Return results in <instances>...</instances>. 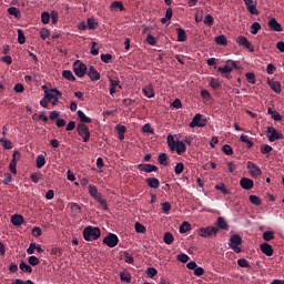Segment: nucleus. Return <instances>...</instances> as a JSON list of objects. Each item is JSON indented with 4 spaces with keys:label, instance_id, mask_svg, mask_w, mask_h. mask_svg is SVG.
<instances>
[{
    "label": "nucleus",
    "instance_id": "1",
    "mask_svg": "<svg viewBox=\"0 0 284 284\" xmlns=\"http://www.w3.org/2000/svg\"><path fill=\"white\" fill-rule=\"evenodd\" d=\"M101 237V229L94 226H87L83 230L84 241H97Z\"/></svg>",
    "mask_w": 284,
    "mask_h": 284
},
{
    "label": "nucleus",
    "instance_id": "2",
    "mask_svg": "<svg viewBox=\"0 0 284 284\" xmlns=\"http://www.w3.org/2000/svg\"><path fill=\"white\" fill-rule=\"evenodd\" d=\"M197 234L202 236V239H213V236L219 234V229L215 226L200 227Z\"/></svg>",
    "mask_w": 284,
    "mask_h": 284
},
{
    "label": "nucleus",
    "instance_id": "3",
    "mask_svg": "<svg viewBox=\"0 0 284 284\" xmlns=\"http://www.w3.org/2000/svg\"><path fill=\"white\" fill-rule=\"evenodd\" d=\"M243 244V239L239 234H234L229 240V247L234 251L236 254H241V246Z\"/></svg>",
    "mask_w": 284,
    "mask_h": 284
},
{
    "label": "nucleus",
    "instance_id": "4",
    "mask_svg": "<svg viewBox=\"0 0 284 284\" xmlns=\"http://www.w3.org/2000/svg\"><path fill=\"white\" fill-rule=\"evenodd\" d=\"M73 72L79 79H83V75L88 74V67L83 62L77 60L73 63Z\"/></svg>",
    "mask_w": 284,
    "mask_h": 284
},
{
    "label": "nucleus",
    "instance_id": "5",
    "mask_svg": "<svg viewBox=\"0 0 284 284\" xmlns=\"http://www.w3.org/2000/svg\"><path fill=\"white\" fill-rule=\"evenodd\" d=\"M207 125V120L203 119L201 113H196L189 124V128H205Z\"/></svg>",
    "mask_w": 284,
    "mask_h": 284
},
{
    "label": "nucleus",
    "instance_id": "6",
    "mask_svg": "<svg viewBox=\"0 0 284 284\" xmlns=\"http://www.w3.org/2000/svg\"><path fill=\"white\" fill-rule=\"evenodd\" d=\"M44 90V98L50 102L53 99H61V97H63V93H61V91H59L58 89H51L48 90L45 88V85L42 87Z\"/></svg>",
    "mask_w": 284,
    "mask_h": 284
},
{
    "label": "nucleus",
    "instance_id": "7",
    "mask_svg": "<svg viewBox=\"0 0 284 284\" xmlns=\"http://www.w3.org/2000/svg\"><path fill=\"white\" fill-rule=\"evenodd\" d=\"M77 132L82 138L83 143L90 141V129L85 124H78Z\"/></svg>",
    "mask_w": 284,
    "mask_h": 284
},
{
    "label": "nucleus",
    "instance_id": "8",
    "mask_svg": "<svg viewBox=\"0 0 284 284\" xmlns=\"http://www.w3.org/2000/svg\"><path fill=\"white\" fill-rule=\"evenodd\" d=\"M267 136H268V141L271 143H274V141H281L283 139V133L278 132L274 126H268Z\"/></svg>",
    "mask_w": 284,
    "mask_h": 284
},
{
    "label": "nucleus",
    "instance_id": "9",
    "mask_svg": "<svg viewBox=\"0 0 284 284\" xmlns=\"http://www.w3.org/2000/svg\"><path fill=\"white\" fill-rule=\"evenodd\" d=\"M102 243L108 245V247H116V245H119V236L114 233H110L103 239Z\"/></svg>",
    "mask_w": 284,
    "mask_h": 284
},
{
    "label": "nucleus",
    "instance_id": "10",
    "mask_svg": "<svg viewBox=\"0 0 284 284\" xmlns=\"http://www.w3.org/2000/svg\"><path fill=\"white\" fill-rule=\"evenodd\" d=\"M236 43L239 45H242L243 48H246V50H250L251 52H254V45L247 40L245 36H239L236 39Z\"/></svg>",
    "mask_w": 284,
    "mask_h": 284
},
{
    "label": "nucleus",
    "instance_id": "11",
    "mask_svg": "<svg viewBox=\"0 0 284 284\" xmlns=\"http://www.w3.org/2000/svg\"><path fill=\"white\" fill-rule=\"evenodd\" d=\"M246 7L247 12L250 14H254L255 17H258V9H256V2L254 3V0H243Z\"/></svg>",
    "mask_w": 284,
    "mask_h": 284
},
{
    "label": "nucleus",
    "instance_id": "12",
    "mask_svg": "<svg viewBox=\"0 0 284 284\" xmlns=\"http://www.w3.org/2000/svg\"><path fill=\"white\" fill-rule=\"evenodd\" d=\"M247 170H250L252 176H261V174H263V171H261V168H258V165H256V163L254 162H247Z\"/></svg>",
    "mask_w": 284,
    "mask_h": 284
},
{
    "label": "nucleus",
    "instance_id": "13",
    "mask_svg": "<svg viewBox=\"0 0 284 284\" xmlns=\"http://www.w3.org/2000/svg\"><path fill=\"white\" fill-rule=\"evenodd\" d=\"M138 169L140 172H146V174L159 171V168L154 164H139Z\"/></svg>",
    "mask_w": 284,
    "mask_h": 284
},
{
    "label": "nucleus",
    "instance_id": "14",
    "mask_svg": "<svg viewBox=\"0 0 284 284\" xmlns=\"http://www.w3.org/2000/svg\"><path fill=\"white\" fill-rule=\"evenodd\" d=\"M87 74L91 81H99L101 79V73H99V71H97V69L92 65L89 67Z\"/></svg>",
    "mask_w": 284,
    "mask_h": 284
},
{
    "label": "nucleus",
    "instance_id": "15",
    "mask_svg": "<svg viewBox=\"0 0 284 284\" xmlns=\"http://www.w3.org/2000/svg\"><path fill=\"white\" fill-rule=\"evenodd\" d=\"M268 28L274 32H283V26L276 21V18H271L268 21Z\"/></svg>",
    "mask_w": 284,
    "mask_h": 284
},
{
    "label": "nucleus",
    "instance_id": "16",
    "mask_svg": "<svg viewBox=\"0 0 284 284\" xmlns=\"http://www.w3.org/2000/svg\"><path fill=\"white\" fill-rule=\"evenodd\" d=\"M11 223L14 227H21L26 223L23 215L14 214L11 216Z\"/></svg>",
    "mask_w": 284,
    "mask_h": 284
},
{
    "label": "nucleus",
    "instance_id": "17",
    "mask_svg": "<svg viewBox=\"0 0 284 284\" xmlns=\"http://www.w3.org/2000/svg\"><path fill=\"white\" fill-rule=\"evenodd\" d=\"M260 250L261 252H263V254H265L266 256H273L274 255V247H272L271 244L268 243H262L260 245Z\"/></svg>",
    "mask_w": 284,
    "mask_h": 284
},
{
    "label": "nucleus",
    "instance_id": "18",
    "mask_svg": "<svg viewBox=\"0 0 284 284\" xmlns=\"http://www.w3.org/2000/svg\"><path fill=\"white\" fill-rule=\"evenodd\" d=\"M240 185L243 190H252V187H254V181L247 178H242L240 180Z\"/></svg>",
    "mask_w": 284,
    "mask_h": 284
},
{
    "label": "nucleus",
    "instance_id": "19",
    "mask_svg": "<svg viewBox=\"0 0 284 284\" xmlns=\"http://www.w3.org/2000/svg\"><path fill=\"white\" fill-rule=\"evenodd\" d=\"M267 85H270L273 92H275L276 94H281V82L267 79Z\"/></svg>",
    "mask_w": 284,
    "mask_h": 284
},
{
    "label": "nucleus",
    "instance_id": "20",
    "mask_svg": "<svg viewBox=\"0 0 284 284\" xmlns=\"http://www.w3.org/2000/svg\"><path fill=\"white\" fill-rule=\"evenodd\" d=\"M145 181L146 185L153 190H159V187H161V182L156 178H148Z\"/></svg>",
    "mask_w": 284,
    "mask_h": 284
},
{
    "label": "nucleus",
    "instance_id": "21",
    "mask_svg": "<svg viewBox=\"0 0 284 284\" xmlns=\"http://www.w3.org/2000/svg\"><path fill=\"white\" fill-rule=\"evenodd\" d=\"M142 92L146 99H154V87L152 84H148L142 89Z\"/></svg>",
    "mask_w": 284,
    "mask_h": 284
},
{
    "label": "nucleus",
    "instance_id": "22",
    "mask_svg": "<svg viewBox=\"0 0 284 284\" xmlns=\"http://www.w3.org/2000/svg\"><path fill=\"white\" fill-rule=\"evenodd\" d=\"M89 194L95 199V201L102 196L101 193H99V190L93 184H89Z\"/></svg>",
    "mask_w": 284,
    "mask_h": 284
},
{
    "label": "nucleus",
    "instance_id": "23",
    "mask_svg": "<svg viewBox=\"0 0 284 284\" xmlns=\"http://www.w3.org/2000/svg\"><path fill=\"white\" fill-rule=\"evenodd\" d=\"M186 150H187V146H185V143H183L181 141L175 142V152H176V154L181 155Z\"/></svg>",
    "mask_w": 284,
    "mask_h": 284
},
{
    "label": "nucleus",
    "instance_id": "24",
    "mask_svg": "<svg viewBox=\"0 0 284 284\" xmlns=\"http://www.w3.org/2000/svg\"><path fill=\"white\" fill-rule=\"evenodd\" d=\"M120 281H122L123 283H132V275L128 271L121 272Z\"/></svg>",
    "mask_w": 284,
    "mask_h": 284
},
{
    "label": "nucleus",
    "instance_id": "25",
    "mask_svg": "<svg viewBox=\"0 0 284 284\" xmlns=\"http://www.w3.org/2000/svg\"><path fill=\"white\" fill-rule=\"evenodd\" d=\"M8 14L14 17L16 19H21V10L17 9L16 7H10L8 9Z\"/></svg>",
    "mask_w": 284,
    "mask_h": 284
},
{
    "label": "nucleus",
    "instance_id": "26",
    "mask_svg": "<svg viewBox=\"0 0 284 284\" xmlns=\"http://www.w3.org/2000/svg\"><path fill=\"white\" fill-rule=\"evenodd\" d=\"M176 32H178V41L180 42H184V41H187V33L185 32L184 29H176Z\"/></svg>",
    "mask_w": 284,
    "mask_h": 284
},
{
    "label": "nucleus",
    "instance_id": "27",
    "mask_svg": "<svg viewBox=\"0 0 284 284\" xmlns=\"http://www.w3.org/2000/svg\"><path fill=\"white\" fill-rule=\"evenodd\" d=\"M78 118L82 124L92 123V119L88 118V115H85V113L81 110L78 111Z\"/></svg>",
    "mask_w": 284,
    "mask_h": 284
},
{
    "label": "nucleus",
    "instance_id": "28",
    "mask_svg": "<svg viewBox=\"0 0 284 284\" xmlns=\"http://www.w3.org/2000/svg\"><path fill=\"white\" fill-rule=\"evenodd\" d=\"M214 41L217 45H226L227 44V38L223 34L216 36L214 38Z\"/></svg>",
    "mask_w": 284,
    "mask_h": 284
},
{
    "label": "nucleus",
    "instance_id": "29",
    "mask_svg": "<svg viewBox=\"0 0 284 284\" xmlns=\"http://www.w3.org/2000/svg\"><path fill=\"white\" fill-rule=\"evenodd\" d=\"M192 230V225L189 222H183L180 225V234H185L186 232H190Z\"/></svg>",
    "mask_w": 284,
    "mask_h": 284
},
{
    "label": "nucleus",
    "instance_id": "30",
    "mask_svg": "<svg viewBox=\"0 0 284 284\" xmlns=\"http://www.w3.org/2000/svg\"><path fill=\"white\" fill-rule=\"evenodd\" d=\"M19 267L21 272H27V274H32V266L28 265L24 261L20 262Z\"/></svg>",
    "mask_w": 284,
    "mask_h": 284
},
{
    "label": "nucleus",
    "instance_id": "31",
    "mask_svg": "<svg viewBox=\"0 0 284 284\" xmlns=\"http://www.w3.org/2000/svg\"><path fill=\"white\" fill-rule=\"evenodd\" d=\"M62 77H63V79H67V81H77V78L74 77V74L70 70H64L62 72Z\"/></svg>",
    "mask_w": 284,
    "mask_h": 284
},
{
    "label": "nucleus",
    "instance_id": "32",
    "mask_svg": "<svg viewBox=\"0 0 284 284\" xmlns=\"http://www.w3.org/2000/svg\"><path fill=\"white\" fill-rule=\"evenodd\" d=\"M163 241L166 245H172V243H174V235H172L170 232H166L164 234Z\"/></svg>",
    "mask_w": 284,
    "mask_h": 284
},
{
    "label": "nucleus",
    "instance_id": "33",
    "mask_svg": "<svg viewBox=\"0 0 284 284\" xmlns=\"http://www.w3.org/2000/svg\"><path fill=\"white\" fill-rule=\"evenodd\" d=\"M111 10H120V12H123V10H125V7H123V2L114 1L111 4Z\"/></svg>",
    "mask_w": 284,
    "mask_h": 284
},
{
    "label": "nucleus",
    "instance_id": "34",
    "mask_svg": "<svg viewBox=\"0 0 284 284\" xmlns=\"http://www.w3.org/2000/svg\"><path fill=\"white\" fill-rule=\"evenodd\" d=\"M245 77L248 83H251L252 85H256V74H254V72H247L245 73Z\"/></svg>",
    "mask_w": 284,
    "mask_h": 284
},
{
    "label": "nucleus",
    "instance_id": "35",
    "mask_svg": "<svg viewBox=\"0 0 284 284\" xmlns=\"http://www.w3.org/2000/svg\"><path fill=\"white\" fill-rule=\"evenodd\" d=\"M36 165L39 170L45 165V156L44 155H38L36 160Z\"/></svg>",
    "mask_w": 284,
    "mask_h": 284
},
{
    "label": "nucleus",
    "instance_id": "36",
    "mask_svg": "<svg viewBox=\"0 0 284 284\" xmlns=\"http://www.w3.org/2000/svg\"><path fill=\"white\" fill-rule=\"evenodd\" d=\"M263 239L264 241H266L267 243H270V241H274V231H265L263 233Z\"/></svg>",
    "mask_w": 284,
    "mask_h": 284
},
{
    "label": "nucleus",
    "instance_id": "37",
    "mask_svg": "<svg viewBox=\"0 0 284 284\" xmlns=\"http://www.w3.org/2000/svg\"><path fill=\"white\" fill-rule=\"evenodd\" d=\"M168 145L170 150L175 151L176 150V141L174 140V136L168 135Z\"/></svg>",
    "mask_w": 284,
    "mask_h": 284
},
{
    "label": "nucleus",
    "instance_id": "38",
    "mask_svg": "<svg viewBox=\"0 0 284 284\" xmlns=\"http://www.w3.org/2000/svg\"><path fill=\"white\" fill-rule=\"evenodd\" d=\"M4 150H12V142L6 138L0 139Z\"/></svg>",
    "mask_w": 284,
    "mask_h": 284
},
{
    "label": "nucleus",
    "instance_id": "39",
    "mask_svg": "<svg viewBox=\"0 0 284 284\" xmlns=\"http://www.w3.org/2000/svg\"><path fill=\"white\" fill-rule=\"evenodd\" d=\"M87 26L89 30H97V27L99 26V23H97V20H94L93 18H89L87 21Z\"/></svg>",
    "mask_w": 284,
    "mask_h": 284
},
{
    "label": "nucleus",
    "instance_id": "40",
    "mask_svg": "<svg viewBox=\"0 0 284 284\" xmlns=\"http://www.w3.org/2000/svg\"><path fill=\"white\" fill-rule=\"evenodd\" d=\"M217 227H220V230H227L229 225L224 217L217 219Z\"/></svg>",
    "mask_w": 284,
    "mask_h": 284
},
{
    "label": "nucleus",
    "instance_id": "41",
    "mask_svg": "<svg viewBox=\"0 0 284 284\" xmlns=\"http://www.w3.org/2000/svg\"><path fill=\"white\" fill-rule=\"evenodd\" d=\"M168 159L169 156L166 155V153H160L158 161L160 165H168Z\"/></svg>",
    "mask_w": 284,
    "mask_h": 284
},
{
    "label": "nucleus",
    "instance_id": "42",
    "mask_svg": "<svg viewBox=\"0 0 284 284\" xmlns=\"http://www.w3.org/2000/svg\"><path fill=\"white\" fill-rule=\"evenodd\" d=\"M248 200L253 205H261V203H263L261 197H258L257 195H250Z\"/></svg>",
    "mask_w": 284,
    "mask_h": 284
},
{
    "label": "nucleus",
    "instance_id": "43",
    "mask_svg": "<svg viewBox=\"0 0 284 284\" xmlns=\"http://www.w3.org/2000/svg\"><path fill=\"white\" fill-rule=\"evenodd\" d=\"M232 70H234V68L225 64L224 67H219L217 68V72H221V74H226L229 72H232Z\"/></svg>",
    "mask_w": 284,
    "mask_h": 284
},
{
    "label": "nucleus",
    "instance_id": "44",
    "mask_svg": "<svg viewBox=\"0 0 284 284\" xmlns=\"http://www.w3.org/2000/svg\"><path fill=\"white\" fill-rule=\"evenodd\" d=\"M41 21L44 26H48V23H50V12H48V11L42 12Z\"/></svg>",
    "mask_w": 284,
    "mask_h": 284
},
{
    "label": "nucleus",
    "instance_id": "45",
    "mask_svg": "<svg viewBox=\"0 0 284 284\" xmlns=\"http://www.w3.org/2000/svg\"><path fill=\"white\" fill-rule=\"evenodd\" d=\"M222 152H224V154H226V156H232L234 154V150H232V146L230 144H225L222 148Z\"/></svg>",
    "mask_w": 284,
    "mask_h": 284
},
{
    "label": "nucleus",
    "instance_id": "46",
    "mask_svg": "<svg viewBox=\"0 0 284 284\" xmlns=\"http://www.w3.org/2000/svg\"><path fill=\"white\" fill-rule=\"evenodd\" d=\"M71 212L78 216V214H81V205L77 204V203H72L71 204Z\"/></svg>",
    "mask_w": 284,
    "mask_h": 284
},
{
    "label": "nucleus",
    "instance_id": "47",
    "mask_svg": "<svg viewBox=\"0 0 284 284\" xmlns=\"http://www.w3.org/2000/svg\"><path fill=\"white\" fill-rule=\"evenodd\" d=\"M18 43H20V45H23V43H26V34L21 29L18 30Z\"/></svg>",
    "mask_w": 284,
    "mask_h": 284
},
{
    "label": "nucleus",
    "instance_id": "48",
    "mask_svg": "<svg viewBox=\"0 0 284 284\" xmlns=\"http://www.w3.org/2000/svg\"><path fill=\"white\" fill-rule=\"evenodd\" d=\"M135 232H136L138 234H145L146 229H145V226H144L143 224L136 222V223H135Z\"/></svg>",
    "mask_w": 284,
    "mask_h": 284
},
{
    "label": "nucleus",
    "instance_id": "49",
    "mask_svg": "<svg viewBox=\"0 0 284 284\" xmlns=\"http://www.w3.org/2000/svg\"><path fill=\"white\" fill-rule=\"evenodd\" d=\"M261 30V23L253 22L251 26V33L258 34V31Z\"/></svg>",
    "mask_w": 284,
    "mask_h": 284
},
{
    "label": "nucleus",
    "instance_id": "50",
    "mask_svg": "<svg viewBox=\"0 0 284 284\" xmlns=\"http://www.w3.org/2000/svg\"><path fill=\"white\" fill-rule=\"evenodd\" d=\"M204 26H214V17H212L211 14H206L204 17Z\"/></svg>",
    "mask_w": 284,
    "mask_h": 284
},
{
    "label": "nucleus",
    "instance_id": "51",
    "mask_svg": "<svg viewBox=\"0 0 284 284\" xmlns=\"http://www.w3.org/2000/svg\"><path fill=\"white\" fill-rule=\"evenodd\" d=\"M50 14V18H51V21L54 24L59 23V12H57L55 10L51 11Z\"/></svg>",
    "mask_w": 284,
    "mask_h": 284
},
{
    "label": "nucleus",
    "instance_id": "52",
    "mask_svg": "<svg viewBox=\"0 0 284 284\" xmlns=\"http://www.w3.org/2000/svg\"><path fill=\"white\" fill-rule=\"evenodd\" d=\"M210 85L212 87L213 90H221V82L216 79H211Z\"/></svg>",
    "mask_w": 284,
    "mask_h": 284
},
{
    "label": "nucleus",
    "instance_id": "53",
    "mask_svg": "<svg viewBox=\"0 0 284 284\" xmlns=\"http://www.w3.org/2000/svg\"><path fill=\"white\" fill-rule=\"evenodd\" d=\"M237 265H239L240 267H246V268L252 267V266L250 265V262H248L247 260H245V258H240V260H237Z\"/></svg>",
    "mask_w": 284,
    "mask_h": 284
},
{
    "label": "nucleus",
    "instance_id": "54",
    "mask_svg": "<svg viewBox=\"0 0 284 284\" xmlns=\"http://www.w3.org/2000/svg\"><path fill=\"white\" fill-rule=\"evenodd\" d=\"M176 258L180 261V263H187V261H190V256L185 253L179 254Z\"/></svg>",
    "mask_w": 284,
    "mask_h": 284
},
{
    "label": "nucleus",
    "instance_id": "55",
    "mask_svg": "<svg viewBox=\"0 0 284 284\" xmlns=\"http://www.w3.org/2000/svg\"><path fill=\"white\" fill-rule=\"evenodd\" d=\"M215 190H219L222 194H230V191L225 187L224 183L215 185Z\"/></svg>",
    "mask_w": 284,
    "mask_h": 284
},
{
    "label": "nucleus",
    "instance_id": "56",
    "mask_svg": "<svg viewBox=\"0 0 284 284\" xmlns=\"http://www.w3.org/2000/svg\"><path fill=\"white\" fill-rule=\"evenodd\" d=\"M142 132H146L148 134H154V129L150 123H146L142 126Z\"/></svg>",
    "mask_w": 284,
    "mask_h": 284
},
{
    "label": "nucleus",
    "instance_id": "57",
    "mask_svg": "<svg viewBox=\"0 0 284 284\" xmlns=\"http://www.w3.org/2000/svg\"><path fill=\"white\" fill-rule=\"evenodd\" d=\"M146 274H148L149 278H153L156 276V274H159V271H156V268H154V267H149L146 270Z\"/></svg>",
    "mask_w": 284,
    "mask_h": 284
},
{
    "label": "nucleus",
    "instance_id": "58",
    "mask_svg": "<svg viewBox=\"0 0 284 284\" xmlns=\"http://www.w3.org/2000/svg\"><path fill=\"white\" fill-rule=\"evenodd\" d=\"M115 130L118 134H125L128 132V128H125L123 124H116Z\"/></svg>",
    "mask_w": 284,
    "mask_h": 284
},
{
    "label": "nucleus",
    "instance_id": "59",
    "mask_svg": "<svg viewBox=\"0 0 284 284\" xmlns=\"http://www.w3.org/2000/svg\"><path fill=\"white\" fill-rule=\"evenodd\" d=\"M183 170H185V165L182 162L178 163L174 168L175 174H182Z\"/></svg>",
    "mask_w": 284,
    "mask_h": 284
},
{
    "label": "nucleus",
    "instance_id": "60",
    "mask_svg": "<svg viewBox=\"0 0 284 284\" xmlns=\"http://www.w3.org/2000/svg\"><path fill=\"white\" fill-rule=\"evenodd\" d=\"M100 59L103 63H110V61H112V54L110 53L101 54Z\"/></svg>",
    "mask_w": 284,
    "mask_h": 284
},
{
    "label": "nucleus",
    "instance_id": "61",
    "mask_svg": "<svg viewBox=\"0 0 284 284\" xmlns=\"http://www.w3.org/2000/svg\"><path fill=\"white\" fill-rule=\"evenodd\" d=\"M124 261L129 265H134V257L130 255L129 253H124Z\"/></svg>",
    "mask_w": 284,
    "mask_h": 284
},
{
    "label": "nucleus",
    "instance_id": "62",
    "mask_svg": "<svg viewBox=\"0 0 284 284\" xmlns=\"http://www.w3.org/2000/svg\"><path fill=\"white\" fill-rule=\"evenodd\" d=\"M161 206L165 214H168V212H170V210H172V204H170V202H163L161 204Z\"/></svg>",
    "mask_w": 284,
    "mask_h": 284
},
{
    "label": "nucleus",
    "instance_id": "63",
    "mask_svg": "<svg viewBox=\"0 0 284 284\" xmlns=\"http://www.w3.org/2000/svg\"><path fill=\"white\" fill-rule=\"evenodd\" d=\"M9 170L11 172V174H17V162L12 161L9 163Z\"/></svg>",
    "mask_w": 284,
    "mask_h": 284
},
{
    "label": "nucleus",
    "instance_id": "64",
    "mask_svg": "<svg viewBox=\"0 0 284 284\" xmlns=\"http://www.w3.org/2000/svg\"><path fill=\"white\" fill-rule=\"evenodd\" d=\"M29 263H30L32 266H36V265H39V263H41V262L39 261V257H37V256H34V255H31V256L29 257Z\"/></svg>",
    "mask_w": 284,
    "mask_h": 284
}]
</instances>
